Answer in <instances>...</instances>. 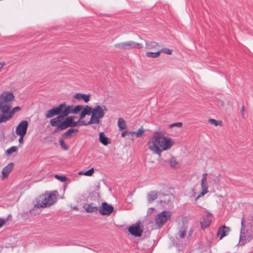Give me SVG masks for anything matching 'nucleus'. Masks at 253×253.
I'll use <instances>...</instances> for the list:
<instances>
[{
  "instance_id": "e433bc0d",
  "label": "nucleus",
  "mask_w": 253,
  "mask_h": 253,
  "mask_svg": "<svg viewBox=\"0 0 253 253\" xmlns=\"http://www.w3.org/2000/svg\"><path fill=\"white\" fill-rule=\"evenodd\" d=\"M182 126V123L180 122L174 123L169 125V127H180Z\"/></svg>"
},
{
  "instance_id": "2eb2a0df",
  "label": "nucleus",
  "mask_w": 253,
  "mask_h": 253,
  "mask_svg": "<svg viewBox=\"0 0 253 253\" xmlns=\"http://www.w3.org/2000/svg\"><path fill=\"white\" fill-rule=\"evenodd\" d=\"M78 132L79 129L78 128L71 127L64 132L62 134V137L64 138H71L72 137L76 136Z\"/></svg>"
},
{
  "instance_id": "ddd939ff",
  "label": "nucleus",
  "mask_w": 253,
  "mask_h": 253,
  "mask_svg": "<svg viewBox=\"0 0 253 253\" xmlns=\"http://www.w3.org/2000/svg\"><path fill=\"white\" fill-rule=\"evenodd\" d=\"M28 126L27 121H22L16 128V133L17 135H25Z\"/></svg>"
},
{
  "instance_id": "412c9836",
  "label": "nucleus",
  "mask_w": 253,
  "mask_h": 253,
  "mask_svg": "<svg viewBox=\"0 0 253 253\" xmlns=\"http://www.w3.org/2000/svg\"><path fill=\"white\" fill-rule=\"evenodd\" d=\"M211 220V217L210 215H207L203 217L202 220L201 221V227L203 228H206L210 224Z\"/></svg>"
},
{
  "instance_id": "473e14b6",
  "label": "nucleus",
  "mask_w": 253,
  "mask_h": 253,
  "mask_svg": "<svg viewBox=\"0 0 253 253\" xmlns=\"http://www.w3.org/2000/svg\"><path fill=\"white\" fill-rule=\"evenodd\" d=\"M144 130L142 127L140 128L137 131H133L132 133H134L136 134V136L137 137H139L141 136L142 134L144 132Z\"/></svg>"
},
{
  "instance_id": "79ce46f5",
  "label": "nucleus",
  "mask_w": 253,
  "mask_h": 253,
  "mask_svg": "<svg viewBox=\"0 0 253 253\" xmlns=\"http://www.w3.org/2000/svg\"><path fill=\"white\" fill-rule=\"evenodd\" d=\"M91 124H89V122H88L87 123H85L84 121H82L81 120H80V126H87V125H91Z\"/></svg>"
},
{
  "instance_id": "393cba45",
  "label": "nucleus",
  "mask_w": 253,
  "mask_h": 253,
  "mask_svg": "<svg viewBox=\"0 0 253 253\" xmlns=\"http://www.w3.org/2000/svg\"><path fill=\"white\" fill-rule=\"evenodd\" d=\"M169 163L172 168L176 169L179 167V163L175 157H171L169 160Z\"/></svg>"
},
{
  "instance_id": "c03bdc74",
  "label": "nucleus",
  "mask_w": 253,
  "mask_h": 253,
  "mask_svg": "<svg viewBox=\"0 0 253 253\" xmlns=\"http://www.w3.org/2000/svg\"><path fill=\"white\" fill-rule=\"evenodd\" d=\"M85 114L83 112H81V113H80V119H83V118H84V117L85 116Z\"/></svg>"
},
{
  "instance_id": "f3484780",
  "label": "nucleus",
  "mask_w": 253,
  "mask_h": 253,
  "mask_svg": "<svg viewBox=\"0 0 253 253\" xmlns=\"http://www.w3.org/2000/svg\"><path fill=\"white\" fill-rule=\"evenodd\" d=\"M172 199L173 197L172 195L165 194L164 195L163 199L160 200V203L163 206L168 205L169 207L171 206L173 203Z\"/></svg>"
},
{
  "instance_id": "09e8293b",
  "label": "nucleus",
  "mask_w": 253,
  "mask_h": 253,
  "mask_svg": "<svg viewBox=\"0 0 253 253\" xmlns=\"http://www.w3.org/2000/svg\"><path fill=\"white\" fill-rule=\"evenodd\" d=\"M192 233H193V230H189V236H191V234H192Z\"/></svg>"
},
{
  "instance_id": "49530a36",
  "label": "nucleus",
  "mask_w": 253,
  "mask_h": 253,
  "mask_svg": "<svg viewBox=\"0 0 253 253\" xmlns=\"http://www.w3.org/2000/svg\"><path fill=\"white\" fill-rule=\"evenodd\" d=\"M66 118H72V120H73V121H74V119L76 118V116H69V117H67Z\"/></svg>"
},
{
  "instance_id": "f03ea898",
  "label": "nucleus",
  "mask_w": 253,
  "mask_h": 253,
  "mask_svg": "<svg viewBox=\"0 0 253 253\" xmlns=\"http://www.w3.org/2000/svg\"><path fill=\"white\" fill-rule=\"evenodd\" d=\"M173 142L170 138H168L157 133L148 142L149 149L155 153L160 155L163 151L169 149Z\"/></svg>"
},
{
  "instance_id": "f8f14e48",
  "label": "nucleus",
  "mask_w": 253,
  "mask_h": 253,
  "mask_svg": "<svg viewBox=\"0 0 253 253\" xmlns=\"http://www.w3.org/2000/svg\"><path fill=\"white\" fill-rule=\"evenodd\" d=\"M20 110V108L17 106L13 108L12 110L11 108H9V110L7 112V114L0 115V124L9 121L11 118L14 113Z\"/></svg>"
},
{
  "instance_id": "58836bf2",
  "label": "nucleus",
  "mask_w": 253,
  "mask_h": 253,
  "mask_svg": "<svg viewBox=\"0 0 253 253\" xmlns=\"http://www.w3.org/2000/svg\"><path fill=\"white\" fill-rule=\"evenodd\" d=\"M208 192L204 190H202V192L197 196L195 198V201H197L201 197L205 195Z\"/></svg>"
},
{
  "instance_id": "37998d69",
  "label": "nucleus",
  "mask_w": 253,
  "mask_h": 253,
  "mask_svg": "<svg viewBox=\"0 0 253 253\" xmlns=\"http://www.w3.org/2000/svg\"><path fill=\"white\" fill-rule=\"evenodd\" d=\"M18 135L20 136V137H19V140H18L19 142L20 143H21V144H23V142H24L23 137H24V136L25 135H21H21Z\"/></svg>"
},
{
  "instance_id": "f704fd0d",
  "label": "nucleus",
  "mask_w": 253,
  "mask_h": 253,
  "mask_svg": "<svg viewBox=\"0 0 253 253\" xmlns=\"http://www.w3.org/2000/svg\"><path fill=\"white\" fill-rule=\"evenodd\" d=\"M54 177L61 182H65L67 180V178L65 176L56 174Z\"/></svg>"
},
{
  "instance_id": "f257e3e1",
  "label": "nucleus",
  "mask_w": 253,
  "mask_h": 253,
  "mask_svg": "<svg viewBox=\"0 0 253 253\" xmlns=\"http://www.w3.org/2000/svg\"><path fill=\"white\" fill-rule=\"evenodd\" d=\"M70 114H74L73 106L67 105L65 103H63L48 110L45 114V117L47 118H50L57 115L56 117L51 119L49 122L52 126L57 127L58 125Z\"/></svg>"
},
{
  "instance_id": "3c124183",
  "label": "nucleus",
  "mask_w": 253,
  "mask_h": 253,
  "mask_svg": "<svg viewBox=\"0 0 253 253\" xmlns=\"http://www.w3.org/2000/svg\"><path fill=\"white\" fill-rule=\"evenodd\" d=\"M97 188H99V185L97 186Z\"/></svg>"
},
{
  "instance_id": "de8ad7c7",
  "label": "nucleus",
  "mask_w": 253,
  "mask_h": 253,
  "mask_svg": "<svg viewBox=\"0 0 253 253\" xmlns=\"http://www.w3.org/2000/svg\"><path fill=\"white\" fill-rule=\"evenodd\" d=\"M242 111L243 112V115H244V112H245V108L244 106L242 107Z\"/></svg>"
},
{
  "instance_id": "6e6552de",
  "label": "nucleus",
  "mask_w": 253,
  "mask_h": 253,
  "mask_svg": "<svg viewBox=\"0 0 253 253\" xmlns=\"http://www.w3.org/2000/svg\"><path fill=\"white\" fill-rule=\"evenodd\" d=\"M171 214V212L168 211H164L159 213L155 217L156 225L159 227H161L170 219Z\"/></svg>"
},
{
  "instance_id": "0eeeda50",
  "label": "nucleus",
  "mask_w": 253,
  "mask_h": 253,
  "mask_svg": "<svg viewBox=\"0 0 253 253\" xmlns=\"http://www.w3.org/2000/svg\"><path fill=\"white\" fill-rule=\"evenodd\" d=\"M80 120L79 119L78 121L75 122L73 121L72 118H66L63 122L58 125L57 127L55 128L53 132L55 133L59 131L65 130L68 127L79 126L80 124Z\"/></svg>"
},
{
  "instance_id": "a18cd8bd",
  "label": "nucleus",
  "mask_w": 253,
  "mask_h": 253,
  "mask_svg": "<svg viewBox=\"0 0 253 253\" xmlns=\"http://www.w3.org/2000/svg\"><path fill=\"white\" fill-rule=\"evenodd\" d=\"M128 133V132L126 131H123L122 134H121V136L122 137H125L126 136V135Z\"/></svg>"
},
{
  "instance_id": "a878e982",
  "label": "nucleus",
  "mask_w": 253,
  "mask_h": 253,
  "mask_svg": "<svg viewBox=\"0 0 253 253\" xmlns=\"http://www.w3.org/2000/svg\"><path fill=\"white\" fill-rule=\"evenodd\" d=\"M161 51L159 50L157 52H147L146 54V55L148 57L155 58L159 57Z\"/></svg>"
},
{
  "instance_id": "aec40b11",
  "label": "nucleus",
  "mask_w": 253,
  "mask_h": 253,
  "mask_svg": "<svg viewBox=\"0 0 253 253\" xmlns=\"http://www.w3.org/2000/svg\"><path fill=\"white\" fill-rule=\"evenodd\" d=\"M74 97L78 100L83 99L84 102L87 103L90 100V94L77 93L75 95Z\"/></svg>"
},
{
  "instance_id": "cd10ccee",
  "label": "nucleus",
  "mask_w": 253,
  "mask_h": 253,
  "mask_svg": "<svg viewBox=\"0 0 253 253\" xmlns=\"http://www.w3.org/2000/svg\"><path fill=\"white\" fill-rule=\"evenodd\" d=\"M59 143L61 146V147L64 150H68L69 149V147L67 144H66L63 139L62 138H59Z\"/></svg>"
},
{
  "instance_id": "20e7f679",
  "label": "nucleus",
  "mask_w": 253,
  "mask_h": 253,
  "mask_svg": "<svg viewBox=\"0 0 253 253\" xmlns=\"http://www.w3.org/2000/svg\"><path fill=\"white\" fill-rule=\"evenodd\" d=\"M56 199V192L46 193L37 199L35 206L38 208H45L52 205Z\"/></svg>"
},
{
  "instance_id": "c9c22d12",
  "label": "nucleus",
  "mask_w": 253,
  "mask_h": 253,
  "mask_svg": "<svg viewBox=\"0 0 253 253\" xmlns=\"http://www.w3.org/2000/svg\"><path fill=\"white\" fill-rule=\"evenodd\" d=\"M161 53H164L169 55H170L172 53V50L169 48H162L160 50Z\"/></svg>"
},
{
  "instance_id": "72a5a7b5",
  "label": "nucleus",
  "mask_w": 253,
  "mask_h": 253,
  "mask_svg": "<svg viewBox=\"0 0 253 253\" xmlns=\"http://www.w3.org/2000/svg\"><path fill=\"white\" fill-rule=\"evenodd\" d=\"M208 122L210 123L211 124L215 126H217L218 125H221V122L217 121L216 120L213 119H210L209 120Z\"/></svg>"
},
{
  "instance_id": "b1692460",
  "label": "nucleus",
  "mask_w": 253,
  "mask_h": 253,
  "mask_svg": "<svg viewBox=\"0 0 253 253\" xmlns=\"http://www.w3.org/2000/svg\"><path fill=\"white\" fill-rule=\"evenodd\" d=\"M99 139L100 142L104 145H107L109 143V139L105 136L103 132L99 133Z\"/></svg>"
},
{
  "instance_id": "9d476101",
  "label": "nucleus",
  "mask_w": 253,
  "mask_h": 253,
  "mask_svg": "<svg viewBox=\"0 0 253 253\" xmlns=\"http://www.w3.org/2000/svg\"><path fill=\"white\" fill-rule=\"evenodd\" d=\"M128 230L129 233L135 237H140L143 232V230L140 226L139 221L136 222L134 224L130 226Z\"/></svg>"
},
{
  "instance_id": "1a4fd4ad",
  "label": "nucleus",
  "mask_w": 253,
  "mask_h": 253,
  "mask_svg": "<svg viewBox=\"0 0 253 253\" xmlns=\"http://www.w3.org/2000/svg\"><path fill=\"white\" fill-rule=\"evenodd\" d=\"M114 46L121 49L126 50L133 48L140 49L142 48L143 45L132 41H128L116 43L115 44Z\"/></svg>"
},
{
  "instance_id": "ea45409f",
  "label": "nucleus",
  "mask_w": 253,
  "mask_h": 253,
  "mask_svg": "<svg viewBox=\"0 0 253 253\" xmlns=\"http://www.w3.org/2000/svg\"><path fill=\"white\" fill-rule=\"evenodd\" d=\"M6 218H0V228L7 221Z\"/></svg>"
},
{
  "instance_id": "6ab92c4d",
  "label": "nucleus",
  "mask_w": 253,
  "mask_h": 253,
  "mask_svg": "<svg viewBox=\"0 0 253 253\" xmlns=\"http://www.w3.org/2000/svg\"><path fill=\"white\" fill-rule=\"evenodd\" d=\"M159 194H161V192L155 191H151L148 193L147 195V201L149 203H152L154 200H155L158 196Z\"/></svg>"
},
{
  "instance_id": "7ed1b4c3",
  "label": "nucleus",
  "mask_w": 253,
  "mask_h": 253,
  "mask_svg": "<svg viewBox=\"0 0 253 253\" xmlns=\"http://www.w3.org/2000/svg\"><path fill=\"white\" fill-rule=\"evenodd\" d=\"M15 96L10 91H4L0 95V115L7 114L9 108H11Z\"/></svg>"
},
{
  "instance_id": "bb28decb",
  "label": "nucleus",
  "mask_w": 253,
  "mask_h": 253,
  "mask_svg": "<svg viewBox=\"0 0 253 253\" xmlns=\"http://www.w3.org/2000/svg\"><path fill=\"white\" fill-rule=\"evenodd\" d=\"M118 125L120 130H123L126 127V124L123 119L120 118L118 120Z\"/></svg>"
},
{
  "instance_id": "c85d7f7f",
  "label": "nucleus",
  "mask_w": 253,
  "mask_h": 253,
  "mask_svg": "<svg viewBox=\"0 0 253 253\" xmlns=\"http://www.w3.org/2000/svg\"><path fill=\"white\" fill-rule=\"evenodd\" d=\"M92 109L93 108L91 107L86 105L84 108H83L82 112H83L86 115H92Z\"/></svg>"
},
{
  "instance_id": "9b49d317",
  "label": "nucleus",
  "mask_w": 253,
  "mask_h": 253,
  "mask_svg": "<svg viewBox=\"0 0 253 253\" xmlns=\"http://www.w3.org/2000/svg\"><path fill=\"white\" fill-rule=\"evenodd\" d=\"M114 207L108 204L106 202L102 203L100 207L99 212L102 215H109L114 211Z\"/></svg>"
},
{
  "instance_id": "dca6fc26",
  "label": "nucleus",
  "mask_w": 253,
  "mask_h": 253,
  "mask_svg": "<svg viewBox=\"0 0 253 253\" xmlns=\"http://www.w3.org/2000/svg\"><path fill=\"white\" fill-rule=\"evenodd\" d=\"M230 231V228L225 225H223L219 227L217 231V235H220V240H221L223 237L226 236Z\"/></svg>"
},
{
  "instance_id": "8fccbe9b",
  "label": "nucleus",
  "mask_w": 253,
  "mask_h": 253,
  "mask_svg": "<svg viewBox=\"0 0 253 253\" xmlns=\"http://www.w3.org/2000/svg\"><path fill=\"white\" fill-rule=\"evenodd\" d=\"M220 104H221L222 106H224V105H225L224 102L223 101H221Z\"/></svg>"
},
{
  "instance_id": "4be33fe9",
  "label": "nucleus",
  "mask_w": 253,
  "mask_h": 253,
  "mask_svg": "<svg viewBox=\"0 0 253 253\" xmlns=\"http://www.w3.org/2000/svg\"><path fill=\"white\" fill-rule=\"evenodd\" d=\"M145 41L146 48L150 50H154L159 46V43L155 42Z\"/></svg>"
},
{
  "instance_id": "a211bd4d",
  "label": "nucleus",
  "mask_w": 253,
  "mask_h": 253,
  "mask_svg": "<svg viewBox=\"0 0 253 253\" xmlns=\"http://www.w3.org/2000/svg\"><path fill=\"white\" fill-rule=\"evenodd\" d=\"M14 167V164L12 163H9L8 165L4 167L2 169V174L4 178L7 177L9 173L12 171Z\"/></svg>"
},
{
  "instance_id": "c756f323",
  "label": "nucleus",
  "mask_w": 253,
  "mask_h": 253,
  "mask_svg": "<svg viewBox=\"0 0 253 253\" xmlns=\"http://www.w3.org/2000/svg\"><path fill=\"white\" fill-rule=\"evenodd\" d=\"M17 150H18V147L17 146H12L6 151L5 153L7 155H10L12 153L16 152L17 151Z\"/></svg>"
},
{
  "instance_id": "4c0bfd02",
  "label": "nucleus",
  "mask_w": 253,
  "mask_h": 253,
  "mask_svg": "<svg viewBox=\"0 0 253 253\" xmlns=\"http://www.w3.org/2000/svg\"><path fill=\"white\" fill-rule=\"evenodd\" d=\"M201 187H202V190H204V191L209 192L208 185L207 183H206L205 182H203V183L201 182Z\"/></svg>"
},
{
  "instance_id": "2f4dec72",
  "label": "nucleus",
  "mask_w": 253,
  "mask_h": 253,
  "mask_svg": "<svg viewBox=\"0 0 253 253\" xmlns=\"http://www.w3.org/2000/svg\"><path fill=\"white\" fill-rule=\"evenodd\" d=\"M93 172H94V169H93V168H91V169H89V170L86 171L84 173H83V172H80L79 174H83L84 175L90 176L93 174Z\"/></svg>"
},
{
  "instance_id": "5701e85b",
  "label": "nucleus",
  "mask_w": 253,
  "mask_h": 253,
  "mask_svg": "<svg viewBox=\"0 0 253 253\" xmlns=\"http://www.w3.org/2000/svg\"><path fill=\"white\" fill-rule=\"evenodd\" d=\"M84 207L85 211L89 213L96 212L98 210V208L94 206L93 204H86Z\"/></svg>"
},
{
  "instance_id": "7c9ffc66",
  "label": "nucleus",
  "mask_w": 253,
  "mask_h": 253,
  "mask_svg": "<svg viewBox=\"0 0 253 253\" xmlns=\"http://www.w3.org/2000/svg\"><path fill=\"white\" fill-rule=\"evenodd\" d=\"M83 109V105H77L75 107H73V113L75 114H78L80 111H81Z\"/></svg>"
},
{
  "instance_id": "a19ab883",
  "label": "nucleus",
  "mask_w": 253,
  "mask_h": 253,
  "mask_svg": "<svg viewBox=\"0 0 253 253\" xmlns=\"http://www.w3.org/2000/svg\"><path fill=\"white\" fill-rule=\"evenodd\" d=\"M207 173H204L203 174V175H202V180H201L202 183L206 182V181L207 180Z\"/></svg>"
},
{
  "instance_id": "39448f33",
  "label": "nucleus",
  "mask_w": 253,
  "mask_h": 253,
  "mask_svg": "<svg viewBox=\"0 0 253 253\" xmlns=\"http://www.w3.org/2000/svg\"><path fill=\"white\" fill-rule=\"evenodd\" d=\"M241 227L240 233L239 242L240 246H244L247 242H249L253 239V230L251 229H246L245 225V219L243 217L241 222Z\"/></svg>"
},
{
  "instance_id": "423d86ee",
  "label": "nucleus",
  "mask_w": 253,
  "mask_h": 253,
  "mask_svg": "<svg viewBox=\"0 0 253 253\" xmlns=\"http://www.w3.org/2000/svg\"><path fill=\"white\" fill-rule=\"evenodd\" d=\"M107 109L105 105H97L92 109L91 118L89 121V124L97 125L99 124L100 119L104 117L105 112Z\"/></svg>"
},
{
  "instance_id": "4468645a",
  "label": "nucleus",
  "mask_w": 253,
  "mask_h": 253,
  "mask_svg": "<svg viewBox=\"0 0 253 253\" xmlns=\"http://www.w3.org/2000/svg\"><path fill=\"white\" fill-rule=\"evenodd\" d=\"M186 224L182 223L178 228V232L176 234L175 237L177 239H183L185 237L186 232L187 230Z\"/></svg>"
}]
</instances>
